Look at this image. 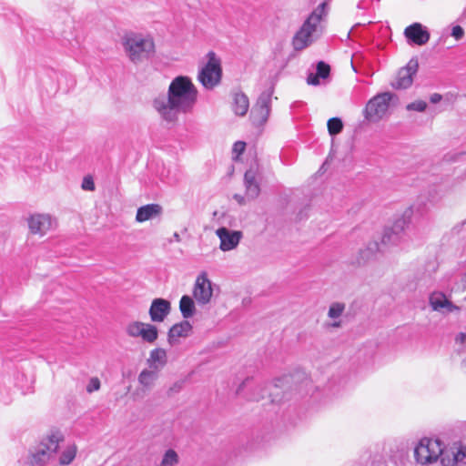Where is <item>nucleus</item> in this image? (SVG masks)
I'll use <instances>...</instances> for the list:
<instances>
[{"label": "nucleus", "mask_w": 466, "mask_h": 466, "mask_svg": "<svg viewBox=\"0 0 466 466\" xmlns=\"http://www.w3.org/2000/svg\"><path fill=\"white\" fill-rule=\"evenodd\" d=\"M197 96L198 90L191 79L179 76L171 81L167 96H158L154 99L153 106L164 120L174 122L179 114L192 110Z\"/></svg>", "instance_id": "nucleus-1"}, {"label": "nucleus", "mask_w": 466, "mask_h": 466, "mask_svg": "<svg viewBox=\"0 0 466 466\" xmlns=\"http://www.w3.org/2000/svg\"><path fill=\"white\" fill-rule=\"evenodd\" d=\"M325 4L319 5L306 19L293 37L295 50H302L311 45L321 34L320 22L324 15Z\"/></svg>", "instance_id": "nucleus-2"}, {"label": "nucleus", "mask_w": 466, "mask_h": 466, "mask_svg": "<svg viewBox=\"0 0 466 466\" xmlns=\"http://www.w3.org/2000/svg\"><path fill=\"white\" fill-rule=\"evenodd\" d=\"M125 53L134 64L141 63L155 54V43L151 36L139 34H127L122 38Z\"/></svg>", "instance_id": "nucleus-3"}, {"label": "nucleus", "mask_w": 466, "mask_h": 466, "mask_svg": "<svg viewBox=\"0 0 466 466\" xmlns=\"http://www.w3.org/2000/svg\"><path fill=\"white\" fill-rule=\"evenodd\" d=\"M206 56L208 61L199 69L198 79L206 89L211 90L221 82V59L213 51H209Z\"/></svg>", "instance_id": "nucleus-4"}, {"label": "nucleus", "mask_w": 466, "mask_h": 466, "mask_svg": "<svg viewBox=\"0 0 466 466\" xmlns=\"http://www.w3.org/2000/svg\"><path fill=\"white\" fill-rule=\"evenodd\" d=\"M63 441L64 436L59 431L52 432L43 439L35 451L32 454L31 463L33 466H42L47 462L51 456L57 451L59 444Z\"/></svg>", "instance_id": "nucleus-5"}, {"label": "nucleus", "mask_w": 466, "mask_h": 466, "mask_svg": "<svg viewBox=\"0 0 466 466\" xmlns=\"http://www.w3.org/2000/svg\"><path fill=\"white\" fill-rule=\"evenodd\" d=\"M392 95L390 92L378 94L373 96L366 105L365 118L370 121L381 119L388 112Z\"/></svg>", "instance_id": "nucleus-6"}, {"label": "nucleus", "mask_w": 466, "mask_h": 466, "mask_svg": "<svg viewBox=\"0 0 466 466\" xmlns=\"http://www.w3.org/2000/svg\"><path fill=\"white\" fill-rule=\"evenodd\" d=\"M273 92V87H270L262 92L258 96L256 105L251 110V117L255 125L262 126L267 122L270 114Z\"/></svg>", "instance_id": "nucleus-7"}, {"label": "nucleus", "mask_w": 466, "mask_h": 466, "mask_svg": "<svg viewBox=\"0 0 466 466\" xmlns=\"http://www.w3.org/2000/svg\"><path fill=\"white\" fill-rule=\"evenodd\" d=\"M127 333L133 338L141 337L142 339L148 343H154L158 336L156 326L140 321H134L127 326Z\"/></svg>", "instance_id": "nucleus-8"}, {"label": "nucleus", "mask_w": 466, "mask_h": 466, "mask_svg": "<svg viewBox=\"0 0 466 466\" xmlns=\"http://www.w3.org/2000/svg\"><path fill=\"white\" fill-rule=\"evenodd\" d=\"M212 295V282L206 272H201L195 281L193 297L199 305H206L210 302Z\"/></svg>", "instance_id": "nucleus-9"}, {"label": "nucleus", "mask_w": 466, "mask_h": 466, "mask_svg": "<svg viewBox=\"0 0 466 466\" xmlns=\"http://www.w3.org/2000/svg\"><path fill=\"white\" fill-rule=\"evenodd\" d=\"M419 68L418 60L415 58L410 59L408 64L401 67L391 83V86L395 89H406L412 85L413 76L416 75Z\"/></svg>", "instance_id": "nucleus-10"}, {"label": "nucleus", "mask_w": 466, "mask_h": 466, "mask_svg": "<svg viewBox=\"0 0 466 466\" xmlns=\"http://www.w3.org/2000/svg\"><path fill=\"white\" fill-rule=\"evenodd\" d=\"M216 233L220 239V249L223 251L234 249L242 238L241 231L229 230L224 227L217 229Z\"/></svg>", "instance_id": "nucleus-11"}, {"label": "nucleus", "mask_w": 466, "mask_h": 466, "mask_svg": "<svg viewBox=\"0 0 466 466\" xmlns=\"http://www.w3.org/2000/svg\"><path fill=\"white\" fill-rule=\"evenodd\" d=\"M404 35L410 43L423 46L430 40L429 31L420 23H413L404 30Z\"/></svg>", "instance_id": "nucleus-12"}, {"label": "nucleus", "mask_w": 466, "mask_h": 466, "mask_svg": "<svg viewBox=\"0 0 466 466\" xmlns=\"http://www.w3.org/2000/svg\"><path fill=\"white\" fill-rule=\"evenodd\" d=\"M54 221L49 215L35 214L29 218L28 227L32 234L44 236L53 228Z\"/></svg>", "instance_id": "nucleus-13"}, {"label": "nucleus", "mask_w": 466, "mask_h": 466, "mask_svg": "<svg viewBox=\"0 0 466 466\" xmlns=\"http://www.w3.org/2000/svg\"><path fill=\"white\" fill-rule=\"evenodd\" d=\"M438 441L421 440L414 450V456L417 462L427 464L434 461L435 453L431 455V449L437 448Z\"/></svg>", "instance_id": "nucleus-14"}, {"label": "nucleus", "mask_w": 466, "mask_h": 466, "mask_svg": "<svg viewBox=\"0 0 466 466\" xmlns=\"http://www.w3.org/2000/svg\"><path fill=\"white\" fill-rule=\"evenodd\" d=\"M429 299L431 307L436 311L450 313L460 309L459 307L452 304L442 292H432Z\"/></svg>", "instance_id": "nucleus-15"}, {"label": "nucleus", "mask_w": 466, "mask_h": 466, "mask_svg": "<svg viewBox=\"0 0 466 466\" xmlns=\"http://www.w3.org/2000/svg\"><path fill=\"white\" fill-rule=\"evenodd\" d=\"M171 304L164 299H155L149 309V316L154 322H162L170 313Z\"/></svg>", "instance_id": "nucleus-16"}, {"label": "nucleus", "mask_w": 466, "mask_h": 466, "mask_svg": "<svg viewBox=\"0 0 466 466\" xmlns=\"http://www.w3.org/2000/svg\"><path fill=\"white\" fill-rule=\"evenodd\" d=\"M244 185L246 187V197L248 199H255L260 193V187L256 179V173L252 169H248L244 175Z\"/></svg>", "instance_id": "nucleus-17"}, {"label": "nucleus", "mask_w": 466, "mask_h": 466, "mask_svg": "<svg viewBox=\"0 0 466 466\" xmlns=\"http://www.w3.org/2000/svg\"><path fill=\"white\" fill-rule=\"evenodd\" d=\"M162 212V208L158 204H147L140 207L137 211L136 220L137 222H145L159 216Z\"/></svg>", "instance_id": "nucleus-18"}, {"label": "nucleus", "mask_w": 466, "mask_h": 466, "mask_svg": "<svg viewBox=\"0 0 466 466\" xmlns=\"http://www.w3.org/2000/svg\"><path fill=\"white\" fill-rule=\"evenodd\" d=\"M192 330V325L188 320H183L173 325L168 331V341L173 343V339L177 338L187 337Z\"/></svg>", "instance_id": "nucleus-19"}, {"label": "nucleus", "mask_w": 466, "mask_h": 466, "mask_svg": "<svg viewBox=\"0 0 466 466\" xmlns=\"http://www.w3.org/2000/svg\"><path fill=\"white\" fill-rule=\"evenodd\" d=\"M404 221L397 222L393 228H386L382 238H381V244L382 245H397L400 239V236L399 232L402 230V225Z\"/></svg>", "instance_id": "nucleus-20"}, {"label": "nucleus", "mask_w": 466, "mask_h": 466, "mask_svg": "<svg viewBox=\"0 0 466 466\" xmlns=\"http://www.w3.org/2000/svg\"><path fill=\"white\" fill-rule=\"evenodd\" d=\"M379 251H380V247L377 241L369 242L364 249H360L359 251V257L356 260V263L358 265L364 264Z\"/></svg>", "instance_id": "nucleus-21"}, {"label": "nucleus", "mask_w": 466, "mask_h": 466, "mask_svg": "<svg viewBox=\"0 0 466 466\" xmlns=\"http://www.w3.org/2000/svg\"><path fill=\"white\" fill-rule=\"evenodd\" d=\"M249 106L248 98L243 93H236L233 99V110L236 115L245 116Z\"/></svg>", "instance_id": "nucleus-22"}, {"label": "nucleus", "mask_w": 466, "mask_h": 466, "mask_svg": "<svg viewBox=\"0 0 466 466\" xmlns=\"http://www.w3.org/2000/svg\"><path fill=\"white\" fill-rule=\"evenodd\" d=\"M179 309L184 319L193 317L196 312V306L193 298L183 295L179 301Z\"/></svg>", "instance_id": "nucleus-23"}, {"label": "nucleus", "mask_w": 466, "mask_h": 466, "mask_svg": "<svg viewBox=\"0 0 466 466\" xmlns=\"http://www.w3.org/2000/svg\"><path fill=\"white\" fill-rule=\"evenodd\" d=\"M446 188L441 185H434L428 190V201L431 204L438 203L446 194Z\"/></svg>", "instance_id": "nucleus-24"}, {"label": "nucleus", "mask_w": 466, "mask_h": 466, "mask_svg": "<svg viewBox=\"0 0 466 466\" xmlns=\"http://www.w3.org/2000/svg\"><path fill=\"white\" fill-rule=\"evenodd\" d=\"M157 378V371L143 370L138 376V382L146 388H151Z\"/></svg>", "instance_id": "nucleus-25"}, {"label": "nucleus", "mask_w": 466, "mask_h": 466, "mask_svg": "<svg viewBox=\"0 0 466 466\" xmlns=\"http://www.w3.org/2000/svg\"><path fill=\"white\" fill-rule=\"evenodd\" d=\"M453 459L452 461H445V458H441V462L445 466H452L458 462H465L466 463V445H461L456 452H452Z\"/></svg>", "instance_id": "nucleus-26"}, {"label": "nucleus", "mask_w": 466, "mask_h": 466, "mask_svg": "<svg viewBox=\"0 0 466 466\" xmlns=\"http://www.w3.org/2000/svg\"><path fill=\"white\" fill-rule=\"evenodd\" d=\"M76 454V447L75 445L68 446L61 454L59 463L61 465H68L75 459Z\"/></svg>", "instance_id": "nucleus-27"}, {"label": "nucleus", "mask_w": 466, "mask_h": 466, "mask_svg": "<svg viewBox=\"0 0 466 466\" xmlns=\"http://www.w3.org/2000/svg\"><path fill=\"white\" fill-rule=\"evenodd\" d=\"M328 131L330 136L339 134L343 129V122L339 117H332L327 123Z\"/></svg>", "instance_id": "nucleus-28"}, {"label": "nucleus", "mask_w": 466, "mask_h": 466, "mask_svg": "<svg viewBox=\"0 0 466 466\" xmlns=\"http://www.w3.org/2000/svg\"><path fill=\"white\" fill-rule=\"evenodd\" d=\"M149 360L159 363L161 367L165 366L167 363V352L164 349L157 348L150 352Z\"/></svg>", "instance_id": "nucleus-29"}, {"label": "nucleus", "mask_w": 466, "mask_h": 466, "mask_svg": "<svg viewBox=\"0 0 466 466\" xmlns=\"http://www.w3.org/2000/svg\"><path fill=\"white\" fill-rule=\"evenodd\" d=\"M178 463V455L177 453L172 450H167L162 458L160 466H175Z\"/></svg>", "instance_id": "nucleus-30"}, {"label": "nucleus", "mask_w": 466, "mask_h": 466, "mask_svg": "<svg viewBox=\"0 0 466 466\" xmlns=\"http://www.w3.org/2000/svg\"><path fill=\"white\" fill-rule=\"evenodd\" d=\"M344 309V304L336 302L330 305L328 315L331 319H337L342 314Z\"/></svg>", "instance_id": "nucleus-31"}, {"label": "nucleus", "mask_w": 466, "mask_h": 466, "mask_svg": "<svg viewBox=\"0 0 466 466\" xmlns=\"http://www.w3.org/2000/svg\"><path fill=\"white\" fill-rule=\"evenodd\" d=\"M427 108V103L423 100H416L406 106L408 111L424 112Z\"/></svg>", "instance_id": "nucleus-32"}, {"label": "nucleus", "mask_w": 466, "mask_h": 466, "mask_svg": "<svg viewBox=\"0 0 466 466\" xmlns=\"http://www.w3.org/2000/svg\"><path fill=\"white\" fill-rule=\"evenodd\" d=\"M329 72H330V67L325 62L319 61L317 64L316 73L321 78H323V79L327 78L329 76Z\"/></svg>", "instance_id": "nucleus-33"}, {"label": "nucleus", "mask_w": 466, "mask_h": 466, "mask_svg": "<svg viewBox=\"0 0 466 466\" xmlns=\"http://www.w3.org/2000/svg\"><path fill=\"white\" fill-rule=\"evenodd\" d=\"M100 389V380L98 378H91L87 386H86V391L89 393H92L94 391H96Z\"/></svg>", "instance_id": "nucleus-34"}, {"label": "nucleus", "mask_w": 466, "mask_h": 466, "mask_svg": "<svg viewBox=\"0 0 466 466\" xmlns=\"http://www.w3.org/2000/svg\"><path fill=\"white\" fill-rule=\"evenodd\" d=\"M456 343L459 345L458 351L466 352V333H460L456 337Z\"/></svg>", "instance_id": "nucleus-35"}, {"label": "nucleus", "mask_w": 466, "mask_h": 466, "mask_svg": "<svg viewBox=\"0 0 466 466\" xmlns=\"http://www.w3.org/2000/svg\"><path fill=\"white\" fill-rule=\"evenodd\" d=\"M81 187L84 190H87V191L95 190V183H94L93 178L89 176L85 177L82 181Z\"/></svg>", "instance_id": "nucleus-36"}, {"label": "nucleus", "mask_w": 466, "mask_h": 466, "mask_svg": "<svg viewBox=\"0 0 466 466\" xmlns=\"http://www.w3.org/2000/svg\"><path fill=\"white\" fill-rule=\"evenodd\" d=\"M451 35L459 41L464 36V30L461 25H454L451 28Z\"/></svg>", "instance_id": "nucleus-37"}, {"label": "nucleus", "mask_w": 466, "mask_h": 466, "mask_svg": "<svg viewBox=\"0 0 466 466\" xmlns=\"http://www.w3.org/2000/svg\"><path fill=\"white\" fill-rule=\"evenodd\" d=\"M246 148V143L243 141H237L233 145V154H236V157L241 155Z\"/></svg>", "instance_id": "nucleus-38"}, {"label": "nucleus", "mask_w": 466, "mask_h": 466, "mask_svg": "<svg viewBox=\"0 0 466 466\" xmlns=\"http://www.w3.org/2000/svg\"><path fill=\"white\" fill-rule=\"evenodd\" d=\"M183 384H184V381L183 380H178V381H176L169 389H168V391H167V394L169 396H171L172 394L174 393H177L179 392L182 388H183Z\"/></svg>", "instance_id": "nucleus-39"}, {"label": "nucleus", "mask_w": 466, "mask_h": 466, "mask_svg": "<svg viewBox=\"0 0 466 466\" xmlns=\"http://www.w3.org/2000/svg\"><path fill=\"white\" fill-rule=\"evenodd\" d=\"M431 450V455H433L435 453L434 461H436L440 456L443 457L444 455L441 444L439 441L437 448H432Z\"/></svg>", "instance_id": "nucleus-40"}, {"label": "nucleus", "mask_w": 466, "mask_h": 466, "mask_svg": "<svg viewBox=\"0 0 466 466\" xmlns=\"http://www.w3.org/2000/svg\"><path fill=\"white\" fill-rule=\"evenodd\" d=\"M319 78H321L318 74H309L307 77V83L312 86H318L319 84Z\"/></svg>", "instance_id": "nucleus-41"}, {"label": "nucleus", "mask_w": 466, "mask_h": 466, "mask_svg": "<svg viewBox=\"0 0 466 466\" xmlns=\"http://www.w3.org/2000/svg\"><path fill=\"white\" fill-rule=\"evenodd\" d=\"M259 392H254L252 393L248 398L252 400H256V401H258L259 400L263 399L264 398V389L259 386Z\"/></svg>", "instance_id": "nucleus-42"}, {"label": "nucleus", "mask_w": 466, "mask_h": 466, "mask_svg": "<svg viewBox=\"0 0 466 466\" xmlns=\"http://www.w3.org/2000/svg\"><path fill=\"white\" fill-rule=\"evenodd\" d=\"M253 380L252 379H246L238 388L237 390V393L239 394L241 393L245 388L248 387L251 383H252Z\"/></svg>", "instance_id": "nucleus-43"}, {"label": "nucleus", "mask_w": 466, "mask_h": 466, "mask_svg": "<svg viewBox=\"0 0 466 466\" xmlns=\"http://www.w3.org/2000/svg\"><path fill=\"white\" fill-rule=\"evenodd\" d=\"M441 99H442V96L441 94H438V93H434V94L431 95V96H430V101L432 104H437Z\"/></svg>", "instance_id": "nucleus-44"}, {"label": "nucleus", "mask_w": 466, "mask_h": 466, "mask_svg": "<svg viewBox=\"0 0 466 466\" xmlns=\"http://www.w3.org/2000/svg\"><path fill=\"white\" fill-rule=\"evenodd\" d=\"M246 198L247 197H243L239 194H235L233 196V198L239 204V205H244L246 203Z\"/></svg>", "instance_id": "nucleus-45"}, {"label": "nucleus", "mask_w": 466, "mask_h": 466, "mask_svg": "<svg viewBox=\"0 0 466 466\" xmlns=\"http://www.w3.org/2000/svg\"><path fill=\"white\" fill-rule=\"evenodd\" d=\"M457 22L461 23V24L466 22V6L463 8L462 12L457 18Z\"/></svg>", "instance_id": "nucleus-46"}, {"label": "nucleus", "mask_w": 466, "mask_h": 466, "mask_svg": "<svg viewBox=\"0 0 466 466\" xmlns=\"http://www.w3.org/2000/svg\"><path fill=\"white\" fill-rule=\"evenodd\" d=\"M172 241H176V242H180L181 241V238L179 236V234L177 232H175L173 234V238L169 240V242H172Z\"/></svg>", "instance_id": "nucleus-47"}, {"label": "nucleus", "mask_w": 466, "mask_h": 466, "mask_svg": "<svg viewBox=\"0 0 466 466\" xmlns=\"http://www.w3.org/2000/svg\"><path fill=\"white\" fill-rule=\"evenodd\" d=\"M411 210L412 212L414 210H416V212L420 213V214H422L424 212V208H420V207H418L417 205H413L411 206Z\"/></svg>", "instance_id": "nucleus-48"}, {"label": "nucleus", "mask_w": 466, "mask_h": 466, "mask_svg": "<svg viewBox=\"0 0 466 466\" xmlns=\"http://www.w3.org/2000/svg\"><path fill=\"white\" fill-rule=\"evenodd\" d=\"M269 396L272 398V399H271V401H272V402H279V401L281 400H278V399H277V396H274V397H273L272 393H270V395H269Z\"/></svg>", "instance_id": "nucleus-49"}]
</instances>
